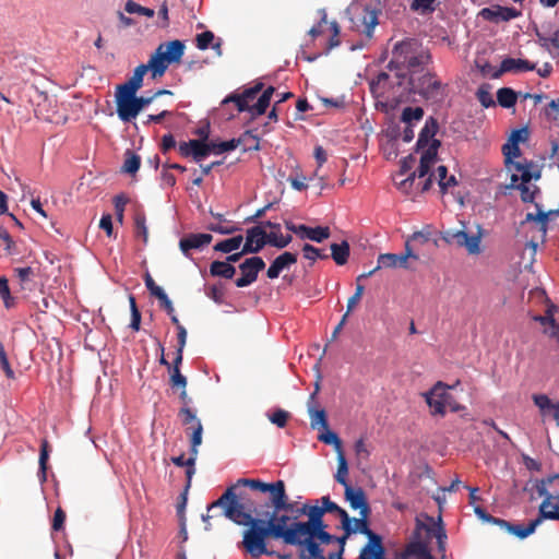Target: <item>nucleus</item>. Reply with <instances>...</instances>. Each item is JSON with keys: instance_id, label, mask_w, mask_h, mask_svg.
Masks as SVG:
<instances>
[{"instance_id": "nucleus-1", "label": "nucleus", "mask_w": 559, "mask_h": 559, "mask_svg": "<svg viewBox=\"0 0 559 559\" xmlns=\"http://www.w3.org/2000/svg\"><path fill=\"white\" fill-rule=\"evenodd\" d=\"M250 511V523L242 532L241 546L251 558L275 555V551L267 548V538L282 540L286 545L299 543V521L297 515L288 514L294 512V504L286 490L272 501L252 500Z\"/></svg>"}, {"instance_id": "nucleus-2", "label": "nucleus", "mask_w": 559, "mask_h": 559, "mask_svg": "<svg viewBox=\"0 0 559 559\" xmlns=\"http://www.w3.org/2000/svg\"><path fill=\"white\" fill-rule=\"evenodd\" d=\"M218 508H223V515L237 525L247 527L248 523H250L252 500L239 501L234 487L227 488L217 500L209 504L207 512Z\"/></svg>"}, {"instance_id": "nucleus-3", "label": "nucleus", "mask_w": 559, "mask_h": 559, "mask_svg": "<svg viewBox=\"0 0 559 559\" xmlns=\"http://www.w3.org/2000/svg\"><path fill=\"white\" fill-rule=\"evenodd\" d=\"M185 53V44L178 39L167 44H160L151 55L147 63V70L151 71L153 80L165 74L169 64L179 62Z\"/></svg>"}, {"instance_id": "nucleus-4", "label": "nucleus", "mask_w": 559, "mask_h": 559, "mask_svg": "<svg viewBox=\"0 0 559 559\" xmlns=\"http://www.w3.org/2000/svg\"><path fill=\"white\" fill-rule=\"evenodd\" d=\"M408 83L412 93L428 102L438 104L447 97V85L442 84L435 73L427 72L418 76L413 74Z\"/></svg>"}, {"instance_id": "nucleus-5", "label": "nucleus", "mask_w": 559, "mask_h": 559, "mask_svg": "<svg viewBox=\"0 0 559 559\" xmlns=\"http://www.w3.org/2000/svg\"><path fill=\"white\" fill-rule=\"evenodd\" d=\"M138 92L115 94L117 115L122 122H131L138 115L154 100L153 95L138 96Z\"/></svg>"}, {"instance_id": "nucleus-6", "label": "nucleus", "mask_w": 559, "mask_h": 559, "mask_svg": "<svg viewBox=\"0 0 559 559\" xmlns=\"http://www.w3.org/2000/svg\"><path fill=\"white\" fill-rule=\"evenodd\" d=\"M480 227L476 235H468L465 230L448 229L442 233V239L450 245H456L467 250L469 254L480 253Z\"/></svg>"}, {"instance_id": "nucleus-7", "label": "nucleus", "mask_w": 559, "mask_h": 559, "mask_svg": "<svg viewBox=\"0 0 559 559\" xmlns=\"http://www.w3.org/2000/svg\"><path fill=\"white\" fill-rule=\"evenodd\" d=\"M420 46L421 44L414 38H406L397 41L392 49V59L389 62L388 68L391 71L403 69Z\"/></svg>"}, {"instance_id": "nucleus-8", "label": "nucleus", "mask_w": 559, "mask_h": 559, "mask_svg": "<svg viewBox=\"0 0 559 559\" xmlns=\"http://www.w3.org/2000/svg\"><path fill=\"white\" fill-rule=\"evenodd\" d=\"M265 267V262L261 257H251L239 264L241 276L235 281V285L239 288L247 287L254 283L259 272Z\"/></svg>"}, {"instance_id": "nucleus-9", "label": "nucleus", "mask_w": 559, "mask_h": 559, "mask_svg": "<svg viewBox=\"0 0 559 559\" xmlns=\"http://www.w3.org/2000/svg\"><path fill=\"white\" fill-rule=\"evenodd\" d=\"M521 11L515 8L502 7L499 4L483 8L478 13V15L485 21L496 24L500 22H509L521 16Z\"/></svg>"}, {"instance_id": "nucleus-10", "label": "nucleus", "mask_w": 559, "mask_h": 559, "mask_svg": "<svg viewBox=\"0 0 559 559\" xmlns=\"http://www.w3.org/2000/svg\"><path fill=\"white\" fill-rule=\"evenodd\" d=\"M424 396L433 415L443 416L445 414L450 394L445 391L442 382H437Z\"/></svg>"}, {"instance_id": "nucleus-11", "label": "nucleus", "mask_w": 559, "mask_h": 559, "mask_svg": "<svg viewBox=\"0 0 559 559\" xmlns=\"http://www.w3.org/2000/svg\"><path fill=\"white\" fill-rule=\"evenodd\" d=\"M290 545L300 547L298 554L299 559H328V557L323 555V549L314 536L299 535V543Z\"/></svg>"}, {"instance_id": "nucleus-12", "label": "nucleus", "mask_w": 559, "mask_h": 559, "mask_svg": "<svg viewBox=\"0 0 559 559\" xmlns=\"http://www.w3.org/2000/svg\"><path fill=\"white\" fill-rule=\"evenodd\" d=\"M323 511L316 504L309 510L308 521H299L298 533L299 535L313 536L320 530L326 528L328 525L323 521Z\"/></svg>"}, {"instance_id": "nucleus-13", "label": "nucleus", "mask_w": 559, "mask_h": 559, "mask_svg": "<svg viewBox=\"0 0 559 559\" xmlns=\"http://www.w3.org/2000/svg\"><path fill=\"white\" fill-rule=\"evenodd\" d=\"M238 485L248 486L253 490H259L261 492H269L270 497L266 501H272L275 497L282 492H284L285 484L283 480H277L275 483H264L260 479H251V478H240L238 479ZM265 501L264 499H261Z\"/></svg>"}, {"instance_id": "nucleus-14", "label": "nucleus", "mask_w": 559, "mask_h": 559, "mask_svg": "<svg viewBox=\"0 0 559 559\" xmlns=\"http://www.w3.org/2000/svg\"><path fill=\"white\" fill-rule=\"evenodd\" d=\"M440 145L441 142L439 140H432L431 144L423 152L419 166L413 171L416 178L420 179L431 175L430 169L437 162Z\"/></svg>"}, {"instance_id": "nucleus-15", "label": "nucleus", "mask_w": 559, "mask_h": 559, "mask_svg": "<svg viewBox=\"0 0 559 559\" xmlns=\"http://www.w3.org/2000/svg\"><path fill=\"white\" fill-rule=\"evenodd\" d=\"M344 497L353 510H359L360 515L369 516L371 510L361 487L353 488L352 486H346Z\"/></svg>"}, {"instance_id": "nucleus-16", "label": "nucleus", "mask_w": 559, "mask_h": 559, "mask_svg": "<svg viewBox=\"0 0 559 559\" xmlns=\"http://www.w3.org/2000/svg\"><path fill=\"white\" fill-rule=\"evenodd\" d=\"M267 245V234L262 226H253L246 231L243 252L258 253Z\"/></svg>"}, {"instance_id": "nucleus-17", "label": "nucleus", "mask_w": 559, "mask_h": 559, "mask_svg": "<svg viewBox=\"0 0 559 559\" xmlns=\"http://www.w3.org/2000/svg\"><path fill=\"white\" fill-rule=\"evenodd\" d=\"M543 519L537 516L536 519L532 520L526 526L523 524H514L511 522H508L503 519H500L499 522H497V525L506 530L509 534L516 536L520 539H524L532 535L536 528L543 523Z\"/></svg>"}, {"instance_id": "nucleus-18", "label": "nucleus", "mask_w": 559, "mask_h": 559, "mask_svg": "<svg viewBox=\"0 0 559 559\" xmlns=\"http://www.w3.org/2000/svg\"><path fill=\"white\" fill-rule=\"evenodd\" d=\"M211 234H189L179 240V248L186 258L190 257V251L202 249L212 241Z\"/></svg>"}, {"instance_id": "nucleus-19", "label": "nucleus", "mask_w": 559, "mask_h": 559, "mask_svg": "<svg viewBox=\"0 0 559 559\" xmlns=\"http://www.w3.org/2000/svg\"><path fill=\"white\" fill-rule=\"evenodd\" d=\"M377 266L367 274H361L357 277V281L371 276L379 269L385 267H407L406 257L396 253H381L378 257Z\"/></svg>"}, {"instance_id": "nucleus-20", "label": "nucleus", "mask_w": 559, "mask_h": 559, "mask_svg": "<svg viewBox=\"0 0 559 559\" xmlns=\"http://www.w3.org/2000/svg\"><path fill=\"white\" fill-rule=\"evenodd\" d=\"M555 480H559V474L550 475L547 478L542 479L537 486L536 491L539 497H544V500L542 501L539 509H538V515L542 519L543 511L545 513H549L548 508L551 506V501L556 500L557 495H552L548 491L547 486L552 484ZM543 520H546V518H543Z\"/></svg>"}, {"instance_id": "nucleus-21", "label": "nucleus", "mask_w": 559, "mask_h": 559, "mask_svg": "<svg viewBox=\"0 0 559 559\" xmlns=\"http://www.w3.org/2000/svg\"><path fill=\"white\" fill-rule=\"evenodd\" d=\"M147 72L148 70L145 63L138 66L128 81L117 85L115 94L138 92L143 86V79Z\"/></svg>"}, {"instance_id": "nucleus-22", "label": "nucleus", "mask_w": 559, "mask_h": 559, "mask_svg": "<svg viewBox=\"0 0 559 559\" xmlns=\"http://www.w3.org/2000/svg\"><path fill=\"white\" fill-rule=\"evenodd\" d=\"M319 383L317 382L316 383V389L314 391L310 394L309 396V400H308V413H309V416H310V425L313 429L318 428V427H321L323 429H326L328 428V419H326V414H325V411L324 409H318L316 408L314 406V403H316V396L319 392Z\"/></svg>"}, {"instance_id": "nucleus-23", "label": "nucleus", "mask_w": 559, "mask_h": 559, "mask_svg": "<svg viewBox=\"0 0 559 559\" xmlns=\"http://www.w3.org/2000/svg\"><path fill=\"white\" fill-rule=\"evenodd\" d=\"M439 123L435 117H429L426 119L425 126L420 130L418 134V139L416 142V151L426 150L435 139L436 133L438 132Z\"/></svg>"}, {"instance_id": "nucleus-24", "label": "nucleus", "mask_w": 559, "mask_h": 559, "mask_svg": "<svg viewBox=\"0 0 559 559\" xmlns=\"http://www.w3.org/2000/svg\"><path fill=\"white\" fill-rule=\"evenodd\" d=\"M297 262V255L292 252H284L280 254L269 266L266 276L270 280L277 278L281 272Z\"/></svg>"}, {"instance_id": "nucleus-25", "label": "nucleus", "mask_w": 559, "mask_h": 559, "mask_svg": "<svg viewBox=\"0 0 559 559\" xmlns=\"http://www.w3.org/2000/svg\"><path fill=\"white\" fill-rule=\"evenodd\" d=\"M385 554V549L382 545V537L378 534H372V537L368 538V543L360 550L359 559H380Z\"/></svg>"}, {"instance_id": "nucleus-26", "label": "nucleus", "mask_w": 559, "mask_h": 559, "mask_svg": "<svg viewBox=\"0 0 559 559\" xmlns=\"http://www.w3.org/2000/svg\"><path fill=\"white\" fill-rule=\"evenodd\" d=\"M535 64L524 59L506 58L500 63V69L496 76L506 72L533 71Z\"/></svg>"}, {"instance_id": "nucleus-27", "label": "nucleus", "mask_w": 559, "mask_h": 559, "mask_svg": "<svg viewBox=\"0 0 559 559\" xmlns=\"http://www.w3.org/2000/svg\"><path fill=\"white\" fill-rule=\"evenodd\" d=\"M342 528L344 530L345 533H347V535H353V534L359 532L360 534H364L368 538H370V537H372V534H376L373 531H371L369 528L368 516H364V515H360L359 519H352L349 516L348 523L344 524L342 526Z\"/></svg>"}, {"instance_id": "nucleus-28", "label": "nucleus", "mask_w": 559, "mask_h": 559, "mask_svg": "<svg viewBox=\"0 0 559 559\" xmlns=\"http://www.w3.org/2000/svg\"><path fill=\"white\" fill-rule=\"evenodd\" d=\"M534 404L539 408V412L544 418L552 417L559 409V403H554L546 394L533 395Z\"/></svg>"}, {"instance_id": "nucleus-29", "label": "nucleus", "mask_w": 559, "mask_h": 559, "mask_svg": "<svg viewBox=\"0 0 559 559\" xmlns=\"http://www.w3.org/2000/svg\"><path fill=\"white\" fill-rule=\"evenodd\" d=\"M436 179L442 194H445L450 188H453L459 185L455 176H449L448 168L443 165L437 167Z\"/></svg>"}, {"instance_id": "nucleus-30", "label": "nucleus", "mask_w": 559, "mask_h": 559, "mask_svg": "<svg viewBox=\"0 0 559 559\" xmlns=\"http://www.w3.org/2000/svg\"><path fill=\"white\" fill-rule=\"evenodd\" d=\"M210 274L215 277L231 280L236 274V267L226 261H213L210 265Z\"/></svg>"}, {"instance_id": "nucleus-31", "label": "nucleus", "mask_w": 559, "mask_h": 559, "mask_svg": "<svg viewBox=\"0 0 559 559\" xmlns=\"http://www.w3.org/2000/svg\"><path fill=\"white\" fill-rule=\"evenodd\" d=\"M430 60V52L423 46H420V48L416 51L415 55H413V57L409 59V61H407V63L403 68L411 70L415 73L417 69L428 64Z\"/></svg>"}, {"instance_id": "nucleus-32", "label": "nucleus", "mask_w": 559, "mask_h": 559, "mask_svg": "<svg viewBox=\"0 0 559 559\" xmlns=\"http://www.w3.org/2000/svg\"><path fill=\"white\" fill-rule=\"evenodd\" d=\"M321 503H322V506H319V507L321 508L323 513L329 512V513H335L336 515H338L341 521H342V526L344 524L348 523L349 515L346 512V510H344L337 503L332 501L329 496L322 497L321 498Z\"/></svg>"}, {"instance_id": "nucleus-33", "label": "nucleus", "mask_w": 559, "mask_h": 559, "mask_svg": "<svg viewBox=\"0 0 559 559\" xmlns=\"http://www.w3.org/2000/svg\"><path fill=\"white\" fill-rule=\"evenodd\" d=\"M331 257L337 265H344L349 257V243L346 240L341 243H332Z\"/></svg>"}, {"instance_id": "nucleus-34", "label": "nucleus", "mask_w": 559, "mask_h": 559, "mask_svg": "<svg viewBox=\"0 0 559 559\" xmlns=\"http://www.w3.org/2000/svg\"><path fill=\"white\" fill-rule=\"evenodd\" d=\"M518 94L511 87H501L497 92V102L503 108H511L516 104Z\"/></svg>"}, {"instance_id": "nucleus-35", "label": "nucleus", "mask_w": 559, "mask_h": 559, "mask_svg": "<svg viewBox=\"0 0 559 559\" xmlns=\"http://www.w3.org/2000/svg\"><path fill=\"white\" fill-rule=\"evenodd\" d=\"M243 241L241 235L222 240L214 246V250L223 253H231L233 251L240 248Z\"/></svg>"}, {"instance_id": "nucleus-36", "label": "nucleus", "mask_w": 559, "mask_h": 559, "mask_svg": "<svg viewBox=\"0 0 559 559\" xmlns=\"http://www.w3.org/2000/svg\"><path fill=\"white\" fill-rule=\"evenodd\" d=\"M424 109L421 107H405L401 115V121L406 123L407 126H413L414 123L420 121L424 117Z\"/></svg>"}, {"instance_id": "nucleus-37", "label": "nucleus", "mask_w": 559, "mask_h": 559, "mask_svg": "<svg viewBox=\"0 0 559 559\" xmlns=\"http://www.w3.org/2000/svg\"><path fill=\"white\" fill-rule=\"evenodd\" d=\"M189 145L192 146V157L199 163L211 154L210 143L202 140H190Z\"/></svg>"}, {"instance_id": "nucleus-38", "label": "nucleus", "mask_w": 559, "mask_h": 559, "mask_svg": "<svg viewBox=\"0 0 559 559\" xmlns=\"http://www.w3.org/2000/svg\"><path fill=\"white\" fill-rule=\"evenodd\" d=\"M406 552L412 556H416L420 559H432L433 556L430 554L427 545L424 542L415 540L408 544Z\"/></svg>"}, {"instance_id": "nucleus-39", "label": "nucleus", "mask_w": 559, "mask_h": 559, "mask_svg": "<svg viewBox=\"0 0 559 559\" xmlns=\"http://www.w3.org/2000/svg\"><path fill=\"white\" fill-rule=\"evenodd\" d=\"M141 166V157L130 150L124 153V163L122 170L127 174L134 175Z\"/></svg>"}, {"instance_id": "nucleus-40", "label": "nucleus", "mask_w": 559, "mask_h": 559, "mask_svg": "<svg viewBox=\"0 0 559 559\" xmlns=\"http://www.w3.org/2000/svg\"><path fill=\"white\" fill-rule=\"evenodd\" d=\"M347 474H348L347 460H346L344 453H340V455H337V471H336V474L334 477L338 484L344 486V489L346 488V486H350L346 478Z\"/></svg>"}, {"instance_id": "nucleus-41", "label": "nucleus", "mask_w": 559, "mask_h": 559, "mask_svg": "<svg viewBox=\"0 0 559 559\" xmlns=\"http://www.w3.org/2000/svg\"><path fill=\"white\" fill-rule=\"evenodd\" d=\"M240 144L239 139H231L224 142H210L211 154L221 155L225 152L234 151Z\"/></svg>"}, {"instance_id": "nucleus-42", "label": "nucleus", "mask_w": 559, "mask_h": 559, "mask_svg": "<svg viewBox=\"0 0 559 559\" xmlns=\"http://www.w3.org/2000/svg\"><path fill=\"white\" fill-rule=\"evenodd\" d=\"M324 430L325 431L323 433H321L318 437V439L325 444L333 445L337 455H340V453H344L343 449H342V441H341L340 437L337 436V433L332 430H329V427Z\"/></svg>"}, {"instance_id": "nucleus-43", "label": "nucleus", "mask_w": 559, "mask_h": 559, "mask_svg": "<svg viewBox=\"0 0 559 559\" xmlns=\"http://www.w3.org/2000/svg\"><path fill=\"white\" fill-rule=\"evenodd\" d=\"M511 168H513L516 173L520 174V177H521L520 183L528 185L531 181L532 169L535 168V166L532 162H525V163L518 162V163H512Z\"/></svg>"}, {"instance_id": "nucleus-44", "label": "nucleus", "mask_w": 559, "mask_h": 559, "mask_svg": "<svg viewBox=\"0 0 559 559\" xmlns=\"http://www.w3.org/2000/svg\"><path fill=\"white\" fill-rule=\"evenodd\" d=\"M49 457V451H48V442L44 440L40 445V453H39V469H38V478L41 483L46 481V469H47V461Z\"/></svg>"}, {"instance_id": "nucleus-45", "label": "nucleus", "mask_w": 559, "mask_h": 559, "mask_svg": "<svg viewBox=\"0 0 559 559\" xmlns=\"http://www.w3.org/2000/svg\"><path fill=\"white\" fill-rule=\"evenodd\" d=\"M134 226H135V235L136 237H141L143 242H147L148 230L146 226V217L143 212H138L134 216Z\"/></svg>"}, {"instance_id": "nucleus-46", "label": "nucleus", "mask_w": 559, "mask_h": 559, "mask_svg": "<svg viewBox=\"0 0 559 559\" xmlns=\"http://www.w3.org/2000/svg\"><path fill=\"white\" fill-rule=\"evenodd\" d=\"M502 152L504 155L506 164L511 169L512 163H515L514 160H512V158L518 157L521 154V150H520L516 141H514V142L508 141L503 145Z\"/></svg>"}, {"instance_id": "nucleus-47", "label": "nucleus", "mask_w": 559, "mask_h": 559, "mask_svg": "<svg viewBox=\"0 0 559 559\" xmlns=\"http://www.w3.org/2000/svg\"><path fill=\"white\" fill-rule=\"evenodd\" d=\"M124 10L129 14H140V15H145L147 17H153L155 14V11L153 9L142 7L141 4L134 2L133 0H128L126 2Z\"/></svg>"}, {"instance_id": "nucleus-48", "label": "nucleus", "mask_w": 559, "mask_h": 559, "mask_svg": "<svg viewBox=\"0 0 559 559\" xmlns=\"http://www.w3.org/2000/svg\"><path fill=\"white\" fill-rule=\"evenodd\" d=\"M536 209L538 210L536 214V222L540 224L539 230L542 231L543 236L547 234L548 230V219L550 215H558L559 211H549L544 212L540 209V204L535 203Z\"/></svg>"}, {"instance_id": "nucleus-49", "label": "nucleus", "mask_w": 559, "mask_h": 559, "mask_svg": "<svg viewBox=\"0 0 559 559\" xmlns=\"http://www.w3.org/2000/svg\"><path fill=\"white\" fill-rule=\"evenodd\" d=\"M516 190L521 192V200L524 203H533L536 194L539 193V188L537 186H534L533 190H531V187L525 183H519L516 186Z\"/></svg>"}, {"instance_id": "nucleus-50", "label": "nucleus", "mask_w": 559, "mask_h": 559, "mask_svg": "<svg viewBox=\"0 0 559 559\" xmlns=\"http://www.w3.org/2000/svg\"><path fill=\"white\" fill-rule=\"evenodd\" d=\"M307 239L314 242H322L324 239L330 237V228L329 227H310L308 235H306Z\"/></svg>"}, {"instance_id": "nucleus-51", "label": "nucleus", "mask_w": 559, "mask_h": 559, "mask_svg": "<svg viewBox=\"0 0 559 559\" xmlns=\"http://www.w3.org/2000/svg\"><path fill=\"white\" fill-rule=\"evenodd\" d=\"M227 103H234L239 112L248 111L251 114V106L240 96L239 93H233L228 95L226 98H224V100L222 102V104Z\"/></svg>"}, {"instance_id": "nucleus-52", "label": "nucleus", "mask_w": 559, "mask_h": 559, "mask_svg": "<svg viewBox=\"0 0 559 559\" xmlns=\"http://www.w3.org/2000/svg\"><path fill=\"white\" fill-rule=\"evenodd\" d=\"M476 97L480 105L485 108L496 106V102L493 100V97L486 85H483L477 90Z\"/></svg>"}, {"instance_id": "nucleus-53", "label": "nucleus", "mask_w": 559, "mask_h": 559, "mask_svg": "<svg viewBox=\"0 0 559 559\" xmlns=\"http://www.w3.org/2000/svg\"><path fill=\"white\" fill-rule=\"evenodd\" d=\"M427 531L435 535V537L437 538L438 550L442 552V555H445L447 534L443 527L440 525V523L437 524V527H427Z\"/></svg>"}, {"instance_id": "nucleus-54", "label": "nucleus", "mask_w": 559, "mask_h": 559, "mask_svg": "<svg viewBox=\"0 0 559 559\" xmlns=\"http://www.w3.org/2000/svg\"><path fill=\"white\" fill-rule=\"evenodd\" d=\"M292 236H277L276 233L267 234V245H271L275 248L283 249L287 247L292 241Z\"/></svg>"}, {"instance_id": "nucleus-55", "label": "nucleus", "mask_w": 559, "mask_h": 559, "mask_svg": "<svg viewBox=\"0 0 559 559\" xmlns=\"http://www.w3.org/2000/svg\"><path fill=\"white\" fill-rule=\"evenodd\" d=\"M289 417V413L277 408L271 415H269V419L272 424L276 425L278 428H284L287 424Z\"/></svg>"}, {"instance_id": "nucleus-56", "label": "nucleus", "mask_w": 559, "mask_h": 559, "mask_svg": "<svg viewBox=\"0 0 559 559\" xmlns=\"http://www.w3.org/2000/svg\"><path fill=\"white\" fill-rule=\"evenodd\" d=\"M304 257L308 260L316 261L317 259H328L329 255L321 253L320 249L310 243H305L302 247Z\"/></svg>"}, {"instance_id": "nucleus-57", "label": "nucleus", "mask_w": 559, "mask_h": 559, "mask_svg": "<svg viewBox=\"0 0 559 559\" xmlns=\"http://www.w3.org/2000/svg\"><path fill=\"white\" fill-rule=\"evenodd\" d=\"M364 289H365V287L361 284H357L356 285V290H355L354 295L350 296L348 301H347V309H346V312H345V314H347V317L354 310L356 305L360 301L361 296L364 294Z\"/></svg>"}, {"instance_id": "nucleus-58", "label": "nucleus", "mask_w": 559, "mask_h": 559, "mask_svg": "<svg viewBox=\"0 0 559 559\" xmlns=\"http://www.w3.org/2000/svg\"><path fill=\"white\" fill-rule=\"evenodd\" d=\"M214 40V34L211 31L202 32L197 35V47L200 50H206Z\"/></svg>"}, {"instance_id": "nucleus-59", "label": "nucleus", "mask_w": 559, "mask_h": 559, "mask_svg": "<svg viewBox=\"0 0 559 559\" xmlns=\"http://www.w3.org/2000/svg\"><path fill=\"white\" fill-rule=\"evenodd\" d=\"M179 416L182 418L183 425L192 424V426H197V423L201 421L197 417L195 413L191 408L186 406L180 408Z\"/></svg>"}, {"instance_id": "nucleus-60", "label": "nucleus", "mask_w": 559, "mask_h": 559, "mask_svg": "<svg viewBox=\"0 0 559 559\" xmlns=\"http://www.w3.org/2000/svg\"><path fill=\"white\" fill-rule=\"evenodd\" d=\"M205 294L217 305H222L224 302V290L221 286L213 285L207 288Z\"/></svg>"}, {"instance_id": "nucleus-61", "label": "nucleus", "mask_w": 559, "mask_h": 559, "mask_svg": "<svg viewBox=\"0 0 559 559\" xmlns=\"http://www.w3.org/2000/svg\"><path fill=\"white\" fill-rule=\"evenodd\" d=\"M263 83L258 82L253 86L246 88L242 93H239L240 96L249 104L255 96L263 90Z\"/></svg>"}, {"instance_id": "nucleus-62", "label": "nucleus", "mask_w": 559, "mask_h": 559, "mask_svg": "<svg viewBox=\"0 0 559 559\" xmlns=\"http://www.w3.org/2000/svg\"><path fill=\"white\" fill-rule=\"evenodd\" d=\"M270 102L271 100L266 99V96H260L258 98V102L254 105H252L251 108H250L251 109V115L252 116H261V115H263L266 111V109H267V107L270 105Z\"/></svg>"}, {"instance_id": "nucleus-63", "label": "nucleus", "mask_w": 559, "mask_h": 559, "mask_svg": "<svg viewBox=\"0 0 559 559\" xmlns=\"http://www.w3.org/2000/svg\"><path fill=\"white\" fill-rule=\"evenodd\" d=\"M170 382L173 386H179L181 389H186L188 383L186 376L177 368H173L171 370Z\"/></svg>"}, {"instance_id": "nucleus-64", "label": "nucleus", "mask_w": 559, "mask_h": 559, "mask_svg": "<svg viewBox=\"0 0 559 559\" xmlns=\"http://www.w3.org/2000/svg\"><path fill=\"white\" fill-rule=\"evenodd\" d=\"M154 297L159 300L160 307L164 308L168 314H173L175 312L174 305L164 289L156 294Z\"/></svg>"}]
</instances>
